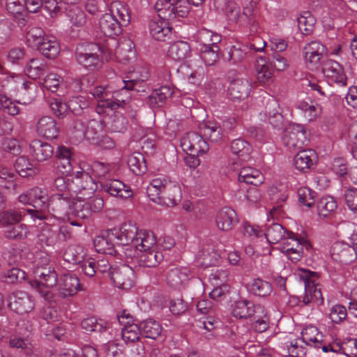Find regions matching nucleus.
Returning a JSON list of instances; mask_svg holds the SVG:
<instances>
[{
    "label": "nucleus",
    "instance_id": "26",
    "mask_svg": "<svg viewBox=\"0 0 357 357\" xmlns=\"http://www.w3.org/2000/svg\"><path fill=\"white\" fill-rule=\"evenodd\" d=\"M101 185L102 190L112 196L119 197L122 199L130 198L133 195L131 188L118 179L106 181Z\"/></svg>",
    "mask_w": 357,
    "mask_h": 357
},
{
    "label": "nucleus",
    "instance_id": "7",
    "mask_svg": "<svg viewBox=\"0 0 357 357\" xmlns=\"http://www.w3.org/2000/svg\"><path fill=\"white\" fill-rule=\"evenodd\" d=\"M185 3V0H158L155 4L158 18L175 23L178 18L187 15L188 8L183 6Z\"/></svg>",
    "mask_w": 357,
    "mask_h": 357
},
{
    "label": "nucleus",
    "instance_id": "39",
    "mask_svg": "<svg viewBox=\"0 0 357 357\" xmlns=\"http://www.w3.org/2000/svg\"><path fill=\"white\" fill-rule=\"evenodd\" d=\"M303 342L309 346L319 349L322 344V335L318 328L313 326H308L303 329L301 332Z\"/></svg>",
    "mask_w": 357,
    "mask_h": 357
},
{
    "label": "nucleus",
    "instance_id": "60",
    "mask_svg": "<svg viewBox=\"0 0 357 357\" xmlns=\"http://www.w3.org/2000/svg\"><path fill=\"white\" fill-rule=\"evenodd\" d=\"M38 238L42 245L47 246H52L58 241L57 232L47 224L42 226Z\"/></svg>",
    "mask_w": 357,
    "mask_h": 357
},
{
    "label": "nucleus",
    "instance_id": "19",
    "mask_svg": "<svg viewBox=\"0 0 357 357\" xmlns=\"http://www.w3.org/2000/svg\"><path fill=\"white\" fill-rule=\"evenodd\" d=\"M199 131L211 143L218 144L227 139L219 123L215 121H203L199 126Z\"/></svg>",
    "mask_w": 357,
    "mask_h": 357
},
{
    "label": "nucleus",
    "instance_id": "43",
    "mask_svg": "<svg viewBox=\"0 0 357 357\" xmlns=\"http://www.w3.org/2000/svg\"><path fill=\"white\" fill-rule=\"evenodd\" d=\"M337 207V202L333 197H322L317 204V214L324 218H328L334 213Z\"/></svg>",
    "mask_w": 357,
    "mask_h": 357
},
{
    "label": "nucleus",
    "instance_id": "23",
    "mask_svg": "<svg viewBox=\"0 0 357 357\" xmlns=\"http://www.w3.org/2000/svg\"><path fill=\"white\" fill-rule=\"evenodd\" d=\"M36 131L41 137L47 139H54L59 135V127L53 117L43 116L38 120Z\"/></svg>",
    "mask_w": 357,
    "mask_h": 357
},
{
    "label": "nucleus",
    "instance_id": "20",
    "mask_svg": "<svg viewBox=\"0 0 357 357\" xmlns=\"http://www.w3.org/2000/svg\"><path fill=\"white\" fill-rule=\"evenodd\" d=\"M331 255L334 261L347 264L356 258L357 254L349 244L335 242L331 248Z\"/></svg>",
    "mask_w": 357,
    "mask_h": 357
},
{
    "label": "nucleus",
    "instance_id": "31",
    "mask_svg": "<svg viewBox=\"0 0 357 357\" xmlns=\"http://www.w3.org/2000/svg\"><path fill=\"white\" fill-rule=\"evenodd\" d=\"M238 222L236 211L230 207H224L217 213L215 225L217 227L224 231L231 230Z\"/></svg>",
    "mask_w": 357,
    "mask_h": 357
},
{
    "label": "nucleus",
    "instance_id": "13",
    "mask_svg": "<svg viewBox=\"0 0 357 357\" xmlns=\"http://www.w3.org/2000/svg\"><path fill=\"white\" fill-rule=\"evenodd\" d=\"M283 142L289 149H301L308 142L305 128L299 124L292 126L285 131Z\"/></svg>",
    "mask_w": 357,
    "mask_h": 357
},
{
    "label": "nucleus",
    "instance_id": "55",
    "mask_svg": "<svg viewBox=\"0 0 357 357\" xmlns=\"http://www.w3.org/2000/svg\"><path fill=\"white\" fill-rule=\"evenodd\" d=\"M23 215L22 211L9 209L0 213V227L6 229L11 225L22 220Z\"/></svg>",
    "mask_w": 357,
    "mask_h": 357
},
{
    "label": "nucleus",
    "instance_id": "28",
    "mask_svg": "<svg viewBox=\"0 0 357 357\" xmlns=\"http://www.w3.org/2000/svg\"><path fill=\"white\" fill-rule=\"evenodd\" d=\"M29 153L34 160L38 162H44L51 158L54 155L53 146L40 139L32 140L29 144Z\"/></svg>",
    "mask_w": 357,
    "mask_h": 357
},
{
    "label": "nucleus",
    "instance_id": "29",
    "mask_svg": "<svg viewBox=\"0 0 357 357\" xmlns=\"http://www.w3.org/2000/svg\"><path fill=\"white\" fill-rule=\"evenodd\" d=\"M206 138L199 132H191L188 134L186 139H184L182 146L190 152H195L197 155L206 153L209 146Z\"/></svg>",
    "mask_w": 357,
    "mask_h": 357
},
{
    "label": "nucleus",
    "instance_id": "34",
    "mask_svg": "<svg viewBox=\"0 0 357 357\" xmlns=\"http://www.w3.org/2000/svg\"><path fill=\"white\" fill-rule=\"evenodd\" d=\"M316 153L312 149L299 151L294 158V163L296 169L305 173L317 162Z\"/></svg>",
    "mask_w": 357,
    "mask_h": 357
},
{
    "label": "nucleus",
    "instance_id": "14",
    "mask_svg": "<svg viewBox=\"0 0 357 357\" xmlns=\"http://www.w3.org/2000/svg\"><path fill=\"white\" fill-rule=\"evenodd\" d=\"M326 52V47L319 41L314 40L307 43L303 48L304 58L307 68L310 70L317 69Z\"/></svg>",
    "mask_w": 357,
    "mask_h": 357
},
{
    "label": "nucleus",
    "instance_id": "9",
    "mask_svg": "<svg viewBox=\"0 0 357 357\" xmlns=\"http://www.w3.org/2000/svg\"><path fill=\"white\" fill-rule=\"evenodd\" d=\"M72 182L75 185L73 191L77 193L78 199L83 201L92 197L98 188L95 180L85 172H77Z\"/></svg>",
    "mask_w": 357,
    "mask_h": 357
},
{
    "label": "nucleus",
    "instance_id": "37",
    "mask_svg": "<svg viewBox=\"0 0 357 357\" xmlns=\"http://www.w3.org/2000/svg\"><path fill=\"white\" fill-rule=\"evenodd\" d=\"M174 93V90L169 86H162L154 89L149 96L147 104L151 107L162 106Z\"/></svg>",
    "mask_w": 357,
    "mask_h": 357
},
{
    "label": "nucleus",
    "instance_id": "47",
    "mask_svg": "<svg viewBox=\"0 0 357 357\" xmlns=\"http://www.w3.org/2000/svg\"><path fill=\"white\" fill-rule=\"evenodd\" d=\"M15 171L24 178L33 176L36 174V169L29 158L26 155L18 157L15 162Z\"/></svg>",
    "mask_w": 357,
    "mask_h": 357
},
{
    "label": "nucleus",
    "instance_id": "40",
    "mask_svg": "<svg viewBox=\"0 0 357 357\" xmlns=\"http://www.w3.org/2000/svg\"><path fill=\"white\" fill-rule=\"evenodd\" d=\"M77 0H43V8L52 17H56L67 10L66 4H75Z\"/></svg>",
    "mask_w": 357,
    "mask_h": 357
},
{
    "label": "nucleus",
    "instance_id": "8",
    "mask_svg": "<svg viewBox=\"0 0 357 357\" xmlns=\"http://www.w3.org/2000/svg\"><path fill=\"white\" fill-rule=\"evenodd\" d=\"M100 47L95 43H82L77 45L75 56L77 62L85 68L93 70L99 63Z\"/></svg>",
    "mask_w": 357,
    "mask_h": 357
},
{
    "label": "nucleus",
    "instance_id": "11",
    "mask_svg": "<svg viewBox=\"0 0 357 357\" xmlns=\"http://www.w3.org/2000/svg\"><path fill=\"white\" fill-rule=\"evenodd\" d=\"M117 81L120 89L114 91L112 98H110V100L116 105L115 110L118 108H124L126 107L130 100V91L135 90L137 92L145 91L144 89L141 90L140 89L135 88L137 80H124L123 79L119 78Z\"/></svg>",
    "mask_w": 357,
    "mask_h": 357
},
{
    "label": "nucleus",
    "instance_id": "6",
    "mask_svg": "<svg viewBox=\"0 0 357 357\" xmlns=\"http://www.w3.org/2000/svg\"><path fill=\"white\" fill-rule=\"evenodd\" d=\"M112 234L110 239L116 240V244L119 248L126 246L125 255L127 258H132V245L138 230L136 223L132 221L124 222L119 229H110Z\"/></svg>",
    "mask_w": 357,
    "mask_h": 357
},
{
    "label": "nucleus",
    "instance_id": "3",
    "mask_svg": "<svg viewBox=\"0 0 357 357\" xmlns=\"http://www.w3.org/2000/svg\"><path fill=\"white\" fill-rule=\"evenodd\" d=\"M48 199L47 190L39 187L29 189L22 193L18 197V200L20 203L32 205L33 207L36 208L26 210L27 213L30 214L33 220L36 219L45 220L47 219L45 211H46L47 208Z\"/></svg>",
    "mask_w": 357,
    "mask_h": 357
},
{
    "label": "nucleus",
    "instance_id": "41",
    "mask_svg": "<svg viewBox=\"0 0 357 357\" xmlns=\"http://www.w3.org/2000/svg\"><path fill=\"white\" fill-rule=\"evenodd\" d=\"M169 182L165 179L156 178L153 179L146 188V193L149 199L156 204L161 202L160 197Z\"/></svg>",
    "mask_w": 357,
    "mask_h": 357
},
{
    "label": "nucleus",
    "instance_id": "52",
    "mask_svg": "<svg viewBox=\"0 0 357 357\" xmlns=\"http://www.w3.org/2000/svg\"><path fill=\"white\" fill-rule=\"evenodd\" d=\"M48 36L44 30L38 26H33L26 32V40L28 46L32 48L40 47L42 42Z\"/></svg>",
    "mask_w": 357,
    "mask_h": 357
},
{
    "label": "nucleus",
    "instance_id": "10",
    "mask_svg": "<svg viewBox=\"0 0 357 357\" xmlns=\"http://www.w3.org/2000/svg\"><path fill=\"white\" fill-rule=\"evenodd\" d=\"M8 306L17 314L29 313L35 307V300L25 291H15L8 296Z\"/></svg>",
    "mask_w": 357,
    "mask_h": 357
},
{
    "label": "nucleus",
    "instance_id": "46",
    "mask_svg": "<svg viewBox=\"0 0 357 357\" xmlns=\"http://www.w3.org/2000/svg\"><path fill=\"white\" fill-rule=\"evenodd\" d=\"M29 234L28 226L23 223H16L3 230V236L9 240L21 241L27 238Z\"/></svg>",
    "mask_w": 357,
    "mask_h": 357
},
{
    "label": "nucleus",
    "instance_id": "49",
    "mask_svg": "<svg viewBox=\"0 0 357 357\" xmlns=\"http://www.w3.org/2000/svg\"><path fill=\"white\" fill-rule=\"evenodd\" d=\"M102 134V126L101 121L92 119L86 125L84 137L89 143L94 144L99 142V138Z\"/></svg>",
    "mask_w": 357,
    "mask_h": 357
},
{
    "label": "nucleus",
    "instance_id": "15",
    "mask_svg": "<svg viewBox=\"0 0 357 357\" xmlns=\"http://www.w3.org/2000/svg\"><path fill=\"white\" fill-rule=\"evenodd\" d=\"M322 72L328 82L335 83L339 86H346L347 77L342 66L337 61L328 59L324 63Z\"/></svg>",
    "mask_w": 357,
    "mask_h": 357
},
{
    "label": "nucleus",
    "instance_id": "36",
    "mask_svg": "<svg viewBox=\"0 0 357 357\" xmlns=\"http://www.w3.org/2000/svg\"><path fill=\"white\" fill-rule=\"evenodd\" d=\"M181 199L182 193L180 186L177 184L169 182L160 199L161 202H158V204L174 206L177 205L181 202Z\"/></svg>",
    "mask_w": 357,
    "mask_h": 357
},
{
    "label": "nucleus",
    "instance_id": "56",
    "mask_svg": "<svg viewBox=\"0 0 357 357\" xmlns=\"http://www.w3.org/2000/svg\"><path fill=\"white\" fill-rule=\"evenodd\" d=\"M128 165L130 170L135 175L142 174L147 170L144 157L140 153H134L131 154L128 158Z\"/></svg>",
    "mask_w": 357,
    "mask_h": 357
},
{
    "label": "nucleus",
    "instance_id": "18",
    "mask_svg": "<svg viewBox=\"0 0 357 357\" xmlns=\"http://www.w3.org/2000/svg\"><path fill=\"white\" fill-rule=\"evenodd\" d=\"M58 282L56 273L45 275V277L37 278L30 282L31 287L37 289L40 294L49 303L53 301V294L48 290L54 287Z\"/></svg>",
    "mask_w": 357,
    "mask_h": 357
},
{
    "label": "nucleus",
    "instance_id": "48",
    "mask_svg": "<svg viewBox=\"0 0 357 357\" xmlns=\"http://www.w3.org/2000/svg\"><path fill=\"white\" fill-rule=\"evenodd\" d=\"M86 250L79 245H71L63 253L66 261L73 264H79L85 259Z\"/></svg>",
    "mask_w": 357,
    "mask_h": 357
},
{
    "label": "nucleus",
    "instance_id": "30",
    "mask_svg": "<svg viewBox=\"0 0 357 357\" xmlns=\"http://www.w3.org/2000/svg\"><path fill=\"white\" fill-rule=\"evenodd\" d=\"M132 257H136L139 265L144 267H155L164 258L160 247L137 252H132Z\"/></svg>",
    "mask_w": 357,
    "mask_h": 357
},
{
    "label": "nucleus",
    "instance_id": "32",
    "mask_svg": "<svg viewBox=\"0 0 357 357\" xmlns=\"http://www.w3.org/2000/svg\"><path fill=\"white\" fill-rule=\"evenodd\" d=\"M160 247L153 232L139 230L132 245L133 253Z\"/></svg>",
    "mask_w": 357,
    "mask_h": 357
},
{
    "label": "nucleus",
    "instance_id": "24",
    "mask_svg": "<svg viewBox=\"0 0 357 357\" xmlns=\"http://www.w3.org/2000/svg\"><path fill=\"white\" fill-rule=\"evenodd\" d=\"M173 23L168 22L160 18H155L149 22V32L151 36L158 41H166L172 35V26Z\"/></svg>",
    "mask_w": 357,
    "mask_h": 357
},
{
    "label": "nucleus",
    "instance_id": "58",
    "mask_svg": "<svg viewBox=\"0 0 357 357\" xmlns=\"http://www.w3.org/2000/svg\"><path fill=\"white\" fill-rule=\"evenodd\" d=\"M256 71L257 79L259 82L265 84L272 80L273 70L262 56L257 60Z\"/></svg>",
    "mask_w": 357,
    "mask_h": 357
},
{
    "label": "nucleus",
    "instance_id": "4",
    "mask_svg": "<svg viewBox=\"0 0 357 357\" xmlns=\"http://www.w3.org/2000/svg\"><path fill=\"white\" fill-rule=\"evenodd\" d=\"M214 7L219 13L225 15L231 22L245 26L255 22L252 8H243L241 12L240 6L233 0H214Z\"/></svg>",
    "mask_w": 357,
    "mask_h": 357
},
{
    "label": "nucleus",
    "instance_id": "51",
    "mask_svg": "<svg viewBox=\"0 0 357 357\" xmlns=\"http://www.w3.org/2000/svg\"><path fill=\"white\" fill-rule=\"evenodd\" d=\"M296 108L303 112L307 121L314 120L321 113V107L317 103L301 100L297 102Z\"/></svg>",
    "mask_w": 357,
    "mask_h": 357
},
{
    "label": "nucleus",
    "instance_id": "44",
    "mask_svg": "<svg viewBox=\"0 0 357 357\" xmlns=\"http://www.w3.org/2000/svg\"><path fill=\"white\" fill-rule=\"evenodd\" d=\"M238 181L257 186L262 183V175L256 169L250 167H243L238 174Z\"/></svg>",
    "mask_w": 357,
    "mask_h": 357
},
{
    "label": "nucleus",
    "instance_id": "27",
    "mask_svg": "<svg viewBox=\"0 0 357 357\" xmlns=\"http://www.w3.org/2000/svg\"><path fill=\"white\" fill-rule=\"evenodd\" d=\"M190 278V271L186 267H174L169 270L167 274V282L174 289L184 287Z\"/></svg>",
    "mask_w": 357,
    "mask_h": 357
},
{
    "label": "nucleus",
    "instance_id": "22",
    "mask_svg": "<svg viewBox=\"0 0 357 357\" xmlns=\"http://www.w3.org/2000/svg\"><path fill=\"white\" fill-rule=\"evenodd\" d=\"M123 26L125 25L113 14L105 13L99 20V29L107 37L112 38L120 35Z\"/></svg>",
    "mask_w": 357,
    "mask_h": 357
},
{
    "label": "nucleus",
    "instance_id": "64",
    "mask_svg": "<svg viewBox=\"0 0 357 357\" xmlns=\"http://www.w3.org/2000/svg\"><path fill=\"white\" fill-rule=\"evenodd\" d=\"M89 105L87 99L82 96H73L68 102L69 111L75 116L81 115Z\"/></svg>",
    "mask_w": 357,
    "mask_h": 357
},
{
    "label": "nucleus",
    "instance_id": "54",
    "mask_svg": "<svg viewBox=\"0 0 357 357\" xmlns=\"http://www.w3.org/2000/svg\"><path fill=\"white\" fill-rule=\"evenodd\" d=\"M230 149L232 153L238 155L242 160H246L250 158L251 146L248 142L241 138L233 140Z\"/></svg>",
    "mask_w": 357,
    "mask_h": 357
},
{
    "label": "nucleus",
    "instance_id": "63",
    "mask_svg": "<svg viewBox=\"0 0 357 357\" xmlns=\"http://www.w3.org/2000/svg\"><path fill=\"white\" fill-rule=\"evenodd\" d=\"M142 335L140 326L137 324H128L121 329V336L126 344L135 343Z\"/></svg>",
    "mask_w": 357,
    "mask_h": 357
},
{
    "label": "nucleus",
    "instance_id": "62",
    "mask_svg": "<svg viewBox=\"0 0 357 357\" xmlns=\"http://www.w3.org/2000/svg\"><path fill=\"white\" fill-rule=\"evenodd\" d=\"M220 256L214 249L204 250L198 257V262L201 266L207 268L215 266L220 261Z\"/></svg>",
    "mask_w": 357,
    "mask_h": 357
},
{
    "label": "nucleus",
    "instance_id": "12",
    "mask_svg": "<svg viewBox=\"0 0 357 357\" xmlns=\"http://www.w3.org/2000/svg\"><path fill=\"white\" fill-rule=\"evenodd\" d=\"M109 278L115 287L127 290L133 285L134 271L130 266L121 264L112 269Z\"/></svg>",
    "mask_w": 357,
    "mask_h": 357
},
{
    "label": "nucleus",
    "instance_id": "1",
    "mask_svg": "<svg viewBox=\"0 0 357 357\" xmlns=\"http://www.w3.org/2000/svg\"><path fill=\"white\" fill-rule=\"evenodd\" d=\"M232 314L238 319H250L255 331L263 333L269 327V317L264 306L255 305L252 301L241 298L234 302Z\"/></svg>",
    "mask_w": 357,
    "mask_h": 357
},
{
    "label": "nucleus",
    "instance_id": "42",
    "mask_svg": "<svg viewBox=\"0 0 357 357\" xmlns=\"http://www.w3.org/2000/svg\"><path fill=\"white\" fill-rule=\"evenodd\" d=\"M287 231L280 224L273 223L268 226L265 232H262V236L270 244H275L284 240Z\"/></svg>",
    "mask_w": 357,
    "mask_h": 357
},
{
    "label": "nucleus",
    "instance_id": "25",
    "mask_svg": "<svg viewBox=\"0 0 357 357\" xmlns=\"http://www.w3.org/2000/svg\"><path fill=\"white\" fill-rule=\"evenodd\" d=\"M251 90V84L246 79L236 78L230 82L227 87V96L232 100L246 98Z\"/></svg>",
    "mask_w": 357,
    "mask_h": 357
},
{
    "label": "nucleus",
    "instance_id": "35",
    "mask_svg": "<svg viewBox=\"0 0 357 357\" xmlns=\"http://www.w3.org/2000/svg\"><path fill=\"white\" fill-rule=\"evenodd\" d=\"M247 289L254 296L267 298L271 294L273 287L270 282L258 277L248 283Z\"/></svg>",
    "mask_w": 357,
    "mask_h": 357
},
{
    "label": "nucleus",
    "instance_id": "5",
    "mask_svg": "<svg viewBox=\"0 0 357 357\" xmlns=\"http://www.w3.org/2000/svg\"><path fill=\"white\" fill-rule=\"evenodd\" d=\"M312 245L305 237L298 236L292 231H287L281 242L280 250L293 263L299 261L304 255V250L309 251Z\"/></svg>",
    "mask_w": 357,
    "mask_h": 357
},
{
    "label": "nucleus",
    "instance_id": "2",
    "mask_svg": "<svg viewBox=\"0 0 357 357\" xmlns=\"http://www.w3.org/2000/svg\"><path fill=\"white\" fill-rule=\"evenodd\" d=\"M296 278L305 287L303 302L308 305L314 301L318 305H323L324 298L321 291L320 274L305 268H299L295 273Z\"/></svg>",
    "mask_w": 357,
    "mask_h": 357
},
{
    "label": "nucleus",
    "instance_id": "59",
    "mask_svg": "<svg viewBox=\"0 0 357 357\" xmlns=\"http://www.w3.org/2000/svg\"><path fill=\"white\" fill-rule=\"evenodd\" d=\"M46 72L45 65L39 59H31L25 68L27 76L33 79L40 78Z\"/></svg>",
    "mask_w": 357,
    "mask_h": 357
},
{
    "label": "nucleus",
    "instance_id": "50",
    "mask_svg": "<svg viewBox=\"0 0 357 357\" xmlns=\"http://www.w3.org/2000/svg\"><path fill=\"white\" fill-rule=\"evenodd\" d=\"M142 335L146 338L156 339L162 333V326L156 321L149 319L142 321L140 325Z\"/></svg>",
    "mask_w": 357,
    "mask_h": 357
},
{
    "label": "nucleus",
    "instance_id": "33",
    "mask_svg": "<svg viewBox=\"0 0 357 357\" xmlns=\"http://www.w3.org/2000/svg\"><path fill=\"white\" fill-rule=\"evenodd\" d=\"M111 234V230H107L101 232L94 238L93 245L97 252L112 255L118 252L115 248L118 247L116 240L110 239Z\"/></svg>",
    "mask_w": 357,
    "mask_h": 357
},
{
    "label": "nucleus",
    "instance_id": "21",
    "mask_svg": "<svg viewBox=\"0 0 357 357\" xmlns=\"http://www.w3.org/2000/svg\"><path fill=\"white\" fill-rule=\"evenodd\" d=\"M79 290H84L79 279L72 273L63 274L59 281V294L63 298L73 296Z\"/></svg>",
    "mask_w": 357,
    "mask_h": 357
},
{
    "label": "nucleus",
    "instance_id": "61",
    "mask_svg": "<svg viewBox=\"0 0 357 357\" xmlns=\"http://www.w3.org/2000/svg\"><path fill=\"white\" fill-rule=\"evenodd\" d=\"M248 47L242 44L234 45L228 52V61L232 64L243 62L248 54Z\"/></svg>",
    "mask_w": 357,
    "mask_h": 357
},
{
    "label": "nucleus",
    "instance_id": "53",
    "mask_svg": "<svg viewBox=\"0 0 357 357\" xmlns=\"http://www.w3.org/2000/svg\"><path fill=\"white\" fill-rule=\"evenodd\" d=\"M297 22L302 34L307 36L313 32L316 20L309 11H305L297 18Z\"/></svg>",
    "mask_w": 357,
    "mask_h": 357
},
{
    "label": "nucleus",
    "instance_id": "17",
    "mask_svg": "<svg viewBox=\"0 0 357 357\" xmlns=\"http://www.w3.org/2000/svg\"><path fill=\"white\" fill-rule=\"evenodd\" d=\"M54 153L57 172L63 175H68L73 171V149L59 145Z\"/></svg>",
    "mask_w": 357,
    "mask_h": 357
},
{
    "label": "nucleus",
    "instance_id": "57",
    "mask_svg": "<svg viewBox=\"0 0 357 357\" xmlns=\"http://www.w3.org/2000/svg\"><path fill=\"white\" fill-rule=\"evenodd\" d=\"M81 326L86 332L102 333L108 328V324L103 319H98L94 317H91L82 320Z\"/></svg>",
    "mask_w": 357,
    "mask_h": 357
},
{
    "label": "nucleus",
    "instance_id": "38",
    "mask_svg": "<svg viewBox=\"0 0 357 357\" xmlns=\"http://www.w3.org/2000/svg\"><path fill=\"white\" fill-rule=\"evenodd\" d=\"M191 49L185 41L179 40L172 43L168 49V56L173 60L181 61L190 56Z\"/></svg>",
    "mask_w": 357,
    "mask_h": 357
},
{
    "label": "nucleus",
    "instance_id": "45",
    "mask_svg": "<svg viewBox=\"0 0 357 357\" xmlns=\"http://www.w3.org/2000/svg\"><path fill=\"white\" fill-rule=\"evenodd\" d=\"M36 49L45 57L54 59L59 53L60 45L54 36H48Z\"/></svg>",
    "mask_w": 357,
    "mask_h": 357
},
{
    "label": "nucleus",
    "instance_id": "16",
    "mask_svg": "<svg viewBox=\"0 0 357 357\" xmlns=\"http://www.w3.org/2000/svg\"><path fill=\"white\" fill-rule=\"evenodd\" d=\"M71 204L72 198L69 192L56 193L49 197L46 210L52 212L54 216L59 217L68 212Z\"/></svg>",
    "mask_w": 357,
    "mask_h": 357
}]
</instances>
